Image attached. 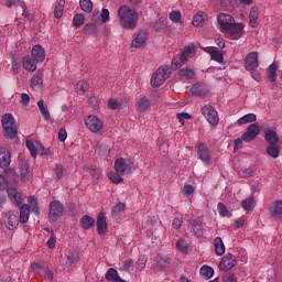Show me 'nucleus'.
Segmentation results:
<instances>
[{
  "mask_svg": "<svg viewBox=\"0 0 282 282\" xmlns=\"http://www.w3.org/2000/svg\"><path fill=\"white\" fill-rule=\"evenodd\" d=\"M85 124L91 133H100L105 128V122L97 116L90 115L85 119Z\"/></svg>",
  "mask_w": 282,
  "mask_h": 282,
  "instance_id": "6",
  "label": "nucleus"
},
{
  "mask_svg": "<svg viewBox=\"0 0 282 282\" xmlns=\"http://www.w3.org/2000/svg\"><path fill=\"white\" fill-rule=\"evenodd\" d=\"M268 78L271 80V83H275L276 80V64H271L267 69Z\"/></svg>",
  "mask_w": 282,
  "mask_h": 282,
  "instance_id": "46",
  "label": "nucleus"
},
{
  "mask_svg": "<svg viewBox=\"0 0 282 282\" xmlns=\"http://www.w3.org/2000/svg\"><path fill=\"white\" fill-rule=\"evenodd\" d=\"M37 107L40 112L42 113V117L44 120H50V110H47V108L45 107V100L40 99L37 101Z\"/></svg>",
  "mask_w": 282,
  "mask_h": 282,
  "instance_id": "41",
  "label": "nucleus"
},
{
  "mask_svg": "<svg viewBox=\"0 0 282 282\" xmlns=\"http://www.w3.org/2000/svg\"><path fill=\"white\" fill-rule=\"evenodd\" d=\"M115 171L117 173L126 174V173H131L133 169V163L127 159L119 158L115 161Z\"/></svg>",
  "mask_w": 282,
  "mask_h": 282,
  "instance_id": "10",
  "label": "nucleus"
},
{
  "mask_svg": "<svg viewBox=\"0 0 282 282\" xmlns=\"http://www.w3.org/2000/svg\"><path fill=\"white\" fill-rule=\"evenodd\" d=\"M202 113L204 118H206L207 122L212 124L213 127H217L219 124V115L217 113V110L212 105H205L202 108Z\"/></svg>",
  "mask_w": 282,
  "mask_h": 282,
  "instance_id": "7",
  "label": "nucleus"
},
{
  "mask_svg": "<svg viewBox=\"0 0 282 282\" xmlns=\"http://www.w3.org/2000/svg\"><path fill=\"white\" fill-rule=\"evenodd\" d=\"M31 57L36 63H43V61H45V48L39 44L34 45L31 51Z\"/></svg>",
  "mask_w": 282,
  "mask_h": 282,
  "instance_id": "14",
  "label": "nucleus"
},
{
  "mask_svg": "<svg viewBox=\"0 0 282 282\" xmlns=\"http://www.w3.org/2000/svg\"><path fill=\"white\" fill-rule=\"evenodd\" d=\"M65 171V167L62 164L56 165L55 167V176L57 180H63V173Z\"/></svg>",
  "mask_w": 282,
  "mask_h": 282,
  "instance_id": "61",
  "label": "nucleus"
},
{
  "mask_svg": "<svg viewBox=\"0 0 282 282\" xmlns=\"http://www.w3.org/2000/svg\"><path fill=\"white\" fill-rule=\"evenodd\" d=\"M21 178L23 182L30 180V169L28 166L21 167Z\"/></svg>",
  "mask_w": 282,
  "mask_h": 282,
  "instance_id": "59",
  "label": "nucleus"
},
{
  "mask_svg": "<svg viewBox=\"0 0 282 282\" xmlns=\"http://www.w3.org/2000/svg\"><path fill=\"white\" fill-rule=\"evenodd\" d=\"M124 210H127V204L118 203L111 210V215H112L113 219H120V217L122 216V213H124Z\"/></svg>",
  "mask_w": 282,
  "mask_h": 282,
  "instance_id": "30",
  "label": "nucleus"
},
{
  "mask_svg": "<svg viewBox=\"0 0 282 282\" xmlns=\"http://www.w3.org/2000/svg\"><path fill=\"white\" fill-rule=\"evenodd\" d=\"M1 124L4 133V138L9 140H14L19 133V129L17 127V119L12 113H4L1 118Z\"/></svg>",
  "mask_w": 282,
  "mask_h": 282,
  "instance_id": "2",
  "label": "nucleus"
},
{
  "mask_svg": "<svg viewBox=\"0 0 282 282\" xmlns=\"http://www.w3.org/2000/svg\"><path fill=\"white\" fill-rule=\"evenodd\" d=\"M109 9L102 8L100 12L101 21L107 23L109 21Z\"/></svg>",
  "mask_w": 282,
  "mask_h": 282,
  "instance_id": "64",
  "label": "nucleus"
},
{
  "mask_svg": "<svg viewBox=\"0 0 282 282\" xmlns=\"http://www.w3.org/2000/svg\"><path fill=\"white\" fill-rule=\"evenodd\" d=\"M205 52L210 55L212 61H216V63H224V54L217 50V47L207 46L205 47Z\"/></svg>",
  "mask_w": 282,
  "mask_h": 282,
  "instance_id": "20",
  "label": "nucleus"
},
{
  "mask_svg": "<svg viewBox=\"0 0 282 282\" xmlns=\"http://www.w3.org/2000/svg\"><path fill=\"white\" fill-rule=\"evenodd\" d=\"M87 89H89V83H87V80H79L76 84L75 91L78 96H85Z\"/></svg>",
  "mask_w": 282,
  "mask_h": 282,
  "instance_id": "35",
  "label": "nucleus"
},
{
  "mask_svg": "<svg viewBox=\"0 0 282 282\" xmlns=\"http://www.w3.org/2000/svg\"><path fill=\"white\" fill-rule=\"evenodd\" d=\"M250 122H257V115L256 113H247V115L240 117L237 120V124L239 127H241L243 124H250Z\"/></svg>",
  "mask_w": 282,
  "mask_h": 282,
  "instance_id": "31",
  "label": "nucleus"
},
{
  "mask_svg": "<svg viewBox=\"0 0 282 282\" xmlns=\"http://www.w3.org/2000/svg\"><path fill=\"white\" fill-rule=\"evenodd\" d=\"M41 147V143L39 141H26V149H29L32 158H36L37 152L36 148Z\"/></svg>",
  "mask_w": 282,
  "mask_h": 282,
  "instance_id": "43",
  "label": "nucleus"
},
{
  "mask_svg": "<svg viewBox=\"0 0 282 282\" xmlns=\"http://www.w3.org/2000/svg\"><path fill=\"white\" fill-rule=\"evenodd\" d=\"M39 62L34 59L30 55H25L22 59V67L25 69V72H31L33 73L35 69H37Z\"/></svg>",
  "mask_w": 282,
  "mask_h": 282,
  "instance_id": "15",
  "label": "nucleus"
},
{
  "mask_svg": "<svg viewBox=\"0 0 282 282\" xmlns=\"http://www.w3.org/2000/svg\"><path fill=\"white\" fill-rule=\"evenodd\" d=\"M182 193L184 197H191L195 193V187L193 185H184Z\"/></svg>",
  "mask_w": 282,
  "mask_h": 282,
  "instance_id": "58",
  "label": "nucleus"
},
{
  "mask_svg": "<svg viewBox=\"0 0 282 282\" xmlns=\"http://www.w3.org/2000/svg\"><path fill=\"white\" fill-rule=\"evenodd\" d=\"M217 209H218V215H220L221 217H232V214H230V212L228 210V207H226V204L218 203Z\"/></svg>",
  "mask_w": 282,
  "mask_h": 282,
  "instance_id": "49",
  "label": "nucleus"
},
{
  "mask_svg": "<svg viewBox=\"0 0 282 282\" xmlns=\"http://www.w3.org/2000/svg\"><path fill=\"white\" fill-rule=\"evenodd\" d=\"M235 265H237V258L232 253H226L219 262V269L223 272H229Z\"/></svg>",
  "mask_w": 282,
  "mask_h": 282,
  "instance_id": "11",
  "label": "nucleus"
},
{
  "mask_svg": "<svg viewBox=\"0 0 282 282\" xmlns=\"http://www.w3.org/2000/svg\"><path fill=\"white\" fill-rule=\"evenodd\" d=\"M184 224V220L182 218H174L172 221V228H174V230H180V228H182Z\"/></svg>",
  "mask_w": 282,
  "mask_h": 282,
  "instance_id": "62",
  "label": "nucleus"
},
{
  "mask_svg": "<svg viewBox=\"0 0 282 282\" xmlns=\"http://www.w3.org/2000/svg\"><path fill=\"white\" fill-rule=\"evenodd\" d=\"M200 274L204 276V279H213L215 276V269L213 267L204 264L200 268Z\"/></svg>",
  "mask_w": 282,
  "mask_h": 282,
  "instance_id": "39",
  "label": "nucleus"
},
{
  "mask_svg": "<svg viewBox=\"0 0 282 282\" xmlns=\"http://www.w3.org/2000/svg\"><path fill=\"white\" fill-rule=\"evenodd\" d=\"M79 224L83 230H91L96 226V219L89 215H85L82 217Z\"/></svg>",
  "mask_w": 282,
  "mask_h": 282,
  "instance_id": "23",
  "label": "nucleus"
},
{
  "mask_svg": "<svg viewBox=\"0 0 282 282\" xmlns=\"http://www.w3.org/2000/svg\"><path fill=\"white\" fill-rule=\"evenodd\" d=\"M169 78H171V67L163 65L152 75L151 85L152 87H161Z\"/></svg>",
  "mask_w": 282,
  "mask_h": 282,
  "instance_id": "3",
  "label": "nucleus"
},
{
  "mask_svg": "<svg viewBox=\"0 0 282 282\" xmlns=\"http://www.w3.org/2000/svg\"><path fill=\"white\" fill-rule=\"evenodd\" d=\"M196 155L197 160H200L204 166H210L213 164V155L206 144L198 143L196 145Z\"/></svg>",
  "mask_w": 282,
  "mask_h": 282,
  "instance_id": "5",
  "label": "nucleus"
},
{
  "mask_svg": "<svg viewBox=\"0 0 282 282\" xmlns=\"http://www.w3.org/2000/svg\"><path fill=\"white\" fill-rule=\"evenodd\" d=\"M176 118H177L180 124L182 127H184V124H186L185 120H191L193 118V116H191V113H188V112H180L176 115Z\"/></svg>",
  "mask_w": 282,
  "mask_h": 282,
  "instance_id": "54",
  "label": "nucleus"
},
{
  "mask_svg": "<svg viewBox=\"0 0 282 282\" xmlns=\"http://www.w3.org/2000/svg\"><path fill=\"white\" fill-rule=\"evenodd\" d=\"M176 249L180 252H183L184 254H186V252H188V242H186V240H184V239H180L176 242Z\"/></svg>",
  "mask_w": 282,
  "mask_h": 282,
  "instance_id": "55",
  "label": "nucleus"
},
{
  "mask_svg": "<svg viewBox=\"0 0 282 282\" xmlns=\"http://www.w3.org/2000/svg\"><path fill=\"white\" fill-rule=\"evenodd\" d=\"M20 105H22V107H28V105H30V95L22 93Z\"/></svg>",
  "mask_w": 282,
  "mask_h": 282,
  "instance_id": "63",
  "label": "nucleus"
},
{
  "mask_svg": "<svg viewBox=\"0 0 282 282\" xmlns=\"http://www.w3.org/2000/svg\"><path fill=\"white\" fill-rule=\"evenodd\" d=\"M108 107L112 110L120 109V102H118V99L116 98H110L108 100Z\"/></svg>",
  "mask_w": 282,
  "mask_h": 282,
  "instance_id": "60",
  "label": "nucleus"
},
{
  "mask_svg": "<svg viewBox=\"0 0 282 282\" xmlns=\"http://www.w3.org/2000/svg\"><path fill=\"white\" fill-rule=\"evenodd\" d=\"M186 57H183L182 54H180L178 56L174 57L172 59V69H180L183 65H186Z\"/></svg>",
  "mask_w": 282,
  "mask_h": 282,
  "instance_id": "37",
  "label": "nucleus"
},
{
  "mask_svg": "<svg viewBox=\"0 0 282 282\" xmlns=\"http://www.w3.org/2000/svg\"><path fill=\"white\" fill-rule=\"evenodd\" d=\"M259 133H261V128H259V124L251 123L248 127L247 132L242 134V140L246 143H250L252 142V140L257 139V135H259Z\"/></svg>",
  "mask_w": 282,
  "mask_h": 282,
  "instance_id": "12",
  "label": "nucleus"
},
{
  "mask_svg": "<svg viewBox=\"0 0 282 282\" xmlns=\"http://www.w3.org/2000/svg\"><path fill=\"white\" fill-rule=\"evenodd\" d=\"M30 87L33 91H39L43 87V75L34 74L31 78Z\"/></svg>",
  "mask_w": 282,
  "mask_h": 282,
  "instance_id": "27",
  "label": "nucleus"
},
{
  "mask_svg": "<svg viewBox=\"0 0 282 282\" xmlns=\"http://www.w3.org/2000/svg\"><path fill=\"white\" fill-rule=\"evenodd\" d=\"M193 96H198V98H206L208 96V86L206 84H194L191 89Z\"/></svg>",
  "mask_w": 282,
  "mask_h": 282,
  "instance_id": "16",
  "label": "nucleus"
},
{
  "mask_svg": "<svg viewBox=\"0 0 282 282\" xmlns=\"http://www.w3.org/2000/svg\"><path fill=\"white\" fill-rule=\"evenodd\" d=\"M79 7L84 12H91L94 10V2L91 0H79Z\"/></svg>",
  "mask_w": 282,
  "mask_h": 282,
  "instance_id": "47",
  "label": "nucleus"
},
{
  "mask_svg": "<svg viewBox=\"0 0 282 282\" xmlns=\"http://www.w3.org/2000/svg\"><path fill=\"white\" fill-rule=\"evenodd\" d=\"M205 21H206V13L204 11H199L196 15H194L192 23L194 28H204Z\"/></svg>",
  "mask_w": 282,
  "mask_h": 282,
  "instance_id": "33",
  "label": "nucleus"
},
{
  "mask_svg": "<svg viewBox=\"0 0 282 282\" xmlns=\"http://www.w3.org/2000/svg\"><path fill=\"white\" fill-rule=\"evenodd\" d=\"M107 281H118L120 276L118 275V270L110 268L106 273Z\"/></svg>",
  "mask_w": 282,
  "mask_h": 282,
  "instance_id": "53",
  "label": "nucleus"
},
{
  "mask_svg": "<svg viewBox=\"0 0 282 282\" xmlns=\"http://www.w3.org/2000/svg\"><path fill=\"white\" fill-rule=\"evenodd\" d=\"M86 173H89L94 180H100L102 177V170L98 167H85Z\"/></svg>",
  "mask_w": 282,
  "mask_h": 282,
  "instance_id": "44",
  "label": "nucleus"
},
{
  "mask_svg": "<svg viewBox=\"0 0 282 282\" xmlns=\"http://www.w3.org/2000/svg\"><path fill=\"white\" fill-rule=\"evenodd\" d=\"M156 265H159V268H161V270H166V268H169V265H171V258L160 256L158 258Z\"/></svg>",
  "mask_w": 282,
  "mask_h": 282,
  "instance_id": "45",
  "label": "nucleus"
},
{
  "mask_svg": "<svg viewBox=\"0 0 282 282\" xmlns=\"http://www.w3.org/2000/svg\"><path fill=\"white\" fill-rule=\"evenodd\" d=\"M97 231L98 235H107V230H108V225H107V217L105 216L104 213H100L97 216Z\"/></svg>",
  "mask_w": 282,
  "mask_h": 282,
  "instance_id": "19",
  "label": "nucleus"
},
{
  "mask_svg": "<svg viewBox=\"0 0 282 282\" xmlns=\"http://www.w3.org/2000/svg\"><path fill=\"white\" fill-rule=\"evenodd\" d=\"M264 140L268 144L276 147L279 144V134L274 130H268L264 134Z\"/></svg>",
  "mask_w": 282,
  "mask_h": 282,
  "instance_id": "26",
  "label": "nucleus"
},
{
  "mask_svg": "<svg viewBox=\"0 0 282 282\" xmlns=\"http://www.w3.org/2000/svg\"><path fill=\"white\" fill-rule=\"evenodd\" d=\"M73 25L74 28H80L82 25H85V14L77 13L73 18Z\"/></svg>",
  "mask_w": 282,
  "mask_h": 282,
  "instance_id": "48",
  "label": "nucleus"
},
{
  "mask_svg": "<svg viewBox=\"0 0 282 282\" xmlns=\"http://www.w3.org/2000/svg\"><path fill=\"white\" fill-rule=\"evenodd\" d=\"M257 21H259V8L252 7L249 12V23L251 28H259Z\"/></svg>",
  "mask_w": 282,
  "mask_h": 282,
  "instance_id": "28",
  "label": "nucleus"
},
{
  "mask_svg": "<svg viewBox=\"0 0 282 282\" xmlns=\"http://www.w3.org/2000/svg\"><path fill=\"white\" fill-rule=\"evenodd\" d=\"M67 261L72 265V263H78L80 261V256L77 250H70L67 256Z\"/></svg>",
  "mask_w": 282,
  "mask_h": 282,
  "instance_id": "51",
  "label": "nucleus"
},
{
  "mask_svg": "<svg viewBox=\"0 0 282 282\" xmlns=\"http://www.w3.org/2000/svg\"><path fill=\"white\" fill-rule=\"evenodd\" d=\"M191 232L194 235V237H204V224H202L199 220H192Z\"/></svg>",
  "mask_w": 282,
  "mask_h": 282,
  "instance_id": "25",
  "label": "nucleus"
},
{
  "mask_svg": "<svg viewBox=\"0 0 282 282\" xmlns=\"http://www.w3.org/2000/svg\"><path fill=\"white\" fill-rule=\"evenodd\" d=\"M63 12H65V0H57V4L54 9L55 19H61L63 17Z\"/></svg>",
  "mask_w": 282,
  "mask_h": 282,
  "instance_id": "38",
  "label": "nucleus"
},
{
  "mask_svg": "<svg viewBox=\"0 0 282 282\" xmlns=\"http://www.w3.org/2000/svg\"><path fill=\"white\" fill-rule=\"evenodd\" d=\"M28 202L32 213H34V215H39V199L34 196H29Z\"/></svg>",
  "mask_w": 282,
  "mask_h": 282,
  "instance_id": "42",
  "label": "nucleus"
},
{
  "mask_svg": "<svg viewBox=\"0 0 282 282\" xmlns=\"http://www.w3.org/2000/svg\"><path fill=\"white\" fill-rule=\"evenodd\" d=\"M271 217L282 221V200H275L269 207Z\"/></svg>",
  "mask_w": 282,
  "mask_h": 282,
  "instance_id": "17",
  "label": "nucleus"
},
{
  "mask_svg": "<svg viewBox=\"0 0 282 282\" xmlns=\"http://www.w3.org/2000/svg\"><path fill=\"white\" fill-rule=\"evenodd\" d=\"M195 54H197V46L195 45L185 46L181 53L182 57L185 58L186 62H188V58H193Z\"/></svg>",
  "mask_w": 282,
  "mask_h": 282,
  "instance_id": "32",
  "label": "nucleus"
},
{
  "mask_svg": "<svg viewBox=\"0 0 282 282\" xmlns=\"http://www.w3.org/2000/svg\"><path fill=\"white\" fill-rule=\"evenodd\" d=\"M65 215V205L61 200H52L48 206V221L56 224Z\"/></svg>",
  "mask_w": 282,
  "mask_h": 282,
  "instance_id": "4",
  "label": "nucleus"
},
{
  "mask_svg": "<svg viewBox=\"0 0 282 282\" xmlns=\"http://www.w3.org/2000/svg\"><path fill=\"white\" fill-rule=\"evenodd\" d=\"M245 69L247 72H254L259 67V52H251L245 57Z\"/></svg>",
  "mask_w": 282,
  "mask_h": 282,
  "instance_id": "8",
  "label": "nucleus"
},
{
  "mask_svg": "<svg viewBox=\"0 0 282 282\" xmlns=\"http://www.w3.org/2000/svg\"><path fill=\"white\" fill-rule=\"evenodd\" d=\"M118 17L120 21V25L124 30H135V25H138V11L135 9H131L128 6H121L118 9Z\"/></svg>",
  "mask_w": 282,
  "mask_h": 282,
  "instance_id": "1",
  "label": "nucleus"
},
{
  "mask_svg": "<svg viewBox=\"0 0 282 282\" xmlns=\"http://www.w3.org/2000/svg\"><path fill=\"white\" fill-rule=\"evenodd\" d=\"M267 153L270 155V158H273V160H276L279 158L281 150L278 145H271L267 148Z\"/></svg>",
  "mask_w": 282,
  "mask_h": 282,
  "instance_id": "52",
  "label": "nucleus"
},
{
  "mask_svg": "<svg viewBox=\"0 0 282 282\" xmlns=\"http://www.w3.org/2000/svg\"><path fill=\"white\" fill-rule=\"evenodd\" d=\"M10 162H12V155L10 151L6 149L0 150V169H8L10 166Z\"/></svg>",
  "mask_w": 282,
  "mask_h": 282,
  "instance_id": "22",
  "label": "nucleus"
},
{
  "mask_svg": "<svg viewBox=\"0 0 282 282\" xmlns=\"http://www.w3.org/2000/svg\"><path fill=\"white\" fill-rule=\"evenodd\" d=\"M243 28H246V24H243L242 22L234 23L231 29L227 30L226 36L231 41H239V39L243 36Z\"/></svg>",
  "mask_w": 282,
  "mask_h": 282,
  "instance_id": "9",
  "label": "nucleus"
},
{
  "mask_svg": "<svg viewBox=\"0 0 282 282\" xmlns=\"http://www.w3.org/2000/svg\"><path fill=\"white\" fill-rule=\"evenodd\" d=\"M30 220V205L24 204L20 207V224H28Z\"/></svg>",
  "mask_w": 282,
  "mask_h": 282,
  "instance_id": "29",
  "label": "nucleus"
},
{
  "mask_svg": "<svg viewBox=\"0 0 282 282\" xmlns=\"http://www.w3.org/2000/svg\"><path fill=\"white\" fill-rule=\"evenodd\" d=\"M219 25L223 28V30H232V26L235 25V18L230 14L220 13L217 17Z\"/></svg>",
  "mask_w": 282,
  "mask_h": 282,
  "instance_id": "13",
  "label": "nucleus"
},
{
  "mask_svg": "<svg viewBox=\"0 0 282 282\" xmlns=\"http://www.w3.org/2000/svg\"><path fill=\"white\" fill-rule=\"evenodd\" d=\"M170 21L172 23H180V21H182V12H180V11H172L170 13Z\"/></svg>",
  "mask_w": 282,
  "mask_h": 282,
  "instance_id": "56",
  "label": "nucleus"
},
{
  "mask_svg": "<svg viewBox=\"0 0 282 282\" xmlns=\"http://www.w3.org/2000/svg\"><path fill=\"white\" fill-rule=\"evenodd\" d=\"M180 76H182V78H186L187 80H193V78H195V70L191 68H183L180 70Z\"/></svg>",
  "mask_w": 282,
  "mask_h": 282,
  "instance_id": "50",
  "label": "nucleus"
},
{
  "mask_svg": "<svg viewBox=\"0 0 282 282\" xmlns=\"http://www.w3.org/2000/svg\"><path fill=\"white\" fill-rule=\"evenodd\" d=\"M4 224L8 230H17L19 228V217L14 213H8Z\"/></svg>",
  "mask_w": 282,
  "mask_h": 282,
  "instance_id": "18",
  "label": "nucleus"
},
{
  "mask_svg": "<svg viewBox=\"0 0 282 282\" xmlns=\"http://www.w3.org/2000/svg\"><path fill=\"white\" fill-rule=\"evenodd\" d=\"M148 39L149 33H147L145 30L139 32L135 39L132 41V47H144Z\"/></svg>",
  "mask_w": 282,
  "mask_h": 282,
  "instance_id": "21",
  "label": "nucleus"
},
{
  "mask_svg": "<svg viewBox=\"0 0 282 282\" xmlns=\"http://www.w3.org/2000/svg\"><path fill=\"white\" fill-rule=\"evenodd\" d=\"M223 282H237V275L232 272H225L223 274Z\"/></svg>",
  "mask_w": 282,
  "mask_h": 282,
  "instance_id": "57",
  "label": "nucleus"
},
{
  "mask_svg": "<svg viewBox=\"0 0 282 282\" xmlns=\"http://www.w3.org/2000/svg\"><path fill=\"white\" fill-rule=\"evenodd\" d=\"M254 196H250L249 198H246L245 200L241 202V206L246 213H250L252 208H254Z\"/></svg>",
  "mask_w": 282,
  "mask_h": 282,
  "instance_id": "40",
  "label": "nucleus"
},
{
  "mask_svg": "<svg viewBox=\"0 0 282 282\" xmlns=\"http://www.w3.org/2000/svg\"><path fill=\"white\" fill-rule=\"evenodd\" d=\"M214 248H215V253L218 257H224L226 254V245H224V240L221 237H216L214 239Z\"/></svg>",
  "mask_w": 282,
  "mask_h": 282,
  "instance_id": "24",
  "label": "nucleus"
},
{
  "mask_svg": "<svg viewBox=\"0 0 282 282\" xmlns=\"http://www.w3.org/2000/svg\"><path fill=\"white\" fill-rule=\"evenodd\" d=\"M122 173L116 171V172H109L108 173V180L112 182V184H122L124 182V178H122Z\"/></svg>",
  "mask_w": 282,
  "mask_h": 282,
  "instance_id": "36",
  "label": "nucleus"
},
{
  "mask_svg": "<svg viewBox=\"0 0 282 282\" xmlns=\"http://www.w3.org/2000/svg\"><path fill=\"white\" fill-rule=\"evenodd\" d=\"M150 107H151V104L149 101V98L147 97H141L137 102V109L138 111H140V113H144V111H148Z\"/></svg>",
  "mask_w": 282,
  "mask_h": 282,
  "instance_id": "34",
  "label": "nucleus"
}]
</instances>
